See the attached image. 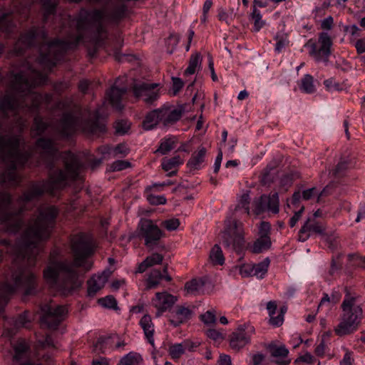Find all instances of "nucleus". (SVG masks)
Listing matches in <instances>:
<instances>
[{
	"label": "nucleus",
	"instance_id": "obj_1",
	"mask_svg": "<svg viewBox=\"0 0 365 365\" xmlns=\"http://www.w3.org/2000/svg\"><path fill=\"white\" fill-rule=\"evenodd\" d=\"M59 209L47 205L38 209V215L29 220L24 231L16 245L6 238H0V261L9 255L14 261L9 279L0 284V314L4 311L10 296L18 290L25 295L34 293L37 284L36 275L31 267L35 266L37 256L41 252V242L49 239L56 225Z\"/></svg>",
	"mask_w": 365,
	"mask_h": 365
},
{
	"label": "nucleus",
	"instance_id": "obj_2",
	"mask_svg": "<svg viewBox=\"0 0 365 365\" xmlns=\"http://www.w3.org/2000/svg\"><path fill=\"white\" fill-rule=\"evenodd\" d=\"M18 161H0V231L15 234L23 225V212L26 204L38 199L44 193L55 195L69 185V161H64L63 168L50 173L48 180L34 181L18 199L19 208H11V195L3 190L4 185L17 186L21 179L17 173Z\"/></svg>",
	"mask_w": 365,
	"mask_h": 365
},
{
	"label": "nucleus",
	"instance_id": "obj_3",
	"mask_svg": "<svg viewBox=\"0 0 365 365\" xmlns=\"http://www.w3.org/2000/svg\"><path fill=\"white\" fill-rule=\"evenodd\" d=\"M71 243L73 261L59 259L61 250L54 247L50 252L48 265L43 270V278L46 283L64 296L71 294L81 286L78 268L90 270L92 262L87 259L94 252L92 237L87 234L79 233L73 236Z\"/></svg>",
	"mask_w": 365,
	"mask_h": 365
},
{
	"label": "nucleus",
	"instance_id": "obj_4",
	"mask_svg": "<svg viewBox=\"0 0 365 365\" xmlns=\"http://www.w3.org/2000/svg\"><path fill=\"white\" fill-rule=\"evenodd\" d=\"M46 81V74L30 66L17 73H11L9 91L0 101V112L7 115L10 111L17 115L20 111L36 112L43 103L50 104L52 93L43 95L33 91L36 86L44 85Z\"/></svg>",
	"mask_w": 365,
	"mask_h": 365
},
{
	"label": "nucleus",
	"instance_id": "obj_5",
	"mask_svg": "<svg viewBox=\"0 0 365 365\" xmlns=\"http://www.w3.org/2000/svg\"><path fill=\"white\" fill-rule=\"evenodd\" d=\"M74 112H65L59 121L58 130L60 134L68 137L76 131L86 134L97 135L106 130V124L101 118L102 107L93 113L88 109H82L75 105Z\"/></svg>",
	"mask_w": 365,
	"mask_h": 365
},
{
	"label": "nucleus",
	"instance_id": "obj_6",
	"mask_svg": "<svg viewBox=\"0 0 365 365\" xmlns=\"http://www.w3.org/2000/svg\"><path fill=\"white\" fill-rule=\"evenodd\" d=\"M345 291L346 294L341 304L339 323L334 328V332L339 336L355 332L363 319V309L358 303V297L351 294L347 288H345Z\"/></svg>",
	"mask_w": 365,
	"mask_h": 365
},
{
	"label": "nucleus",
	"instance_id": "obj_7",
	"mask_svg": "<svg viewBox=\"0 0 365 365\" xmlns=\"http://www.w3.org/2000/svg\"><path fill=\"white\" fill-rule=\"evenodd\" d=\"M222 242L227 250L240 253L245 244L242 224L234 220H226Z\"/></svg>",
	"mask_w": 365,
	"mask_h": 365
},
{
	"label": "nucleus",
	"instance_id": "obj_8",
	"mask_svg": "<svg viewBox=\"0 0 365 365\" xmlns=\"http://www.w3.org/2000/svg\"><path fill=\"white\" fill-rule=\"evenodd\" d=\"M137 236L144 240L146 247L153 250L157 247L164 233L153 220L141 219L138 225Z\"/></svg>",
	"mask_w": 365,
	"mask_h": 365
},
{
	"label": "nucleus",
	"instance_id": "obj_9",
	"mask_svg": "<svg viewBox=\"0 0 365 365\" xmlns=\"http://www.w3.org/2000/svg\"><path fill=\"white\" fill-rule=\"evenodd\" d=\"M14 349V365H53L54 364L50 356H43L41 359H33L31 357L29 345L24 340H19L15 344Z\"/></svg>",
	"mask_w": 365,
	"mask_h": 365
},
{
	"label": "nucleus",
	"instance_id": "obj_10",
	"mask_svg": "<svg viewBox=\"0 0 365 365\" xmlns=\"http://www.w3.org/2000/svg\"><path fill=\"white\" fill-rule=\"evenodd\" d=\"M332 41L327 33L322 32L319 34L318 43L309 39L305 46L309 48V54L317 62L327 63L331 54Z\"/></svg>",
	"mask_w": 365,
	"mask_h": 365
},
{
	"label": "nucleus",
	"instance_id": "obj_11",
	"mask_svg": "<svg viewBox=\"0 0 365 365\" xmlns=\"http://www.w3.org/2000/svg\"><path fill=\"white\" fill-rule=\"evenodd\" d=\"M43 315L41 317V324L49 329H56L65 319L68 309L66 306L46 304L41 307Z\"/></svg>",
	"mask_w": 365,
	"mask_h": 365
},
{
	"label": "nucleus",
	"instance_id": "obj_12",
	"mask_svg": "<svg viewBox=\"0 0 365 365\" xmlns=\"http://www.w3.org/2000/svg\"><path fill=\"white\" fill-rule=\"evenodd\" d=\"M24 141L21 134H0V158L17 157Z\"/></svg>",
	"mask_w": 365,
	"mask_h": 365
},
{
	"label": "nucleus",
	"instance_id": "obj_13",
	"mask_svg": "<svg viewBox=\"0 0 365 365\" xmlns=\"http://www.w3.org/2000/svg\"><path fill=\"white\" fill-rule=\"evenodd\" d=\"M255 329L250 324H243L230 336V346L232 349L240 350L250 342L251 336L255 334Z\"/></svg>",
	"mask_w": 365,
	"mask_h": 365
},
{
	"label": "nucleus",
	"instance_id": "obj_14",
	"mask_svg": "<svg viewBox=\"0 0 365 365\" xmlns=\"http://www.w3.org/2000/svg\"><path fill=\"white\" fill-rule=\"evenodd\" d=\"M253 212L259 215L266 211L277 214L279 211V200L277 192L262 195L253 202Z\"/></svg>",
	"mask_w": 365,
	"mask_h": 365
},
{
	"label": "nucleus",
	"instance_id": "obj_15",
	"mask_svg": "<svg viewBox=\"0 0 365 365\" xmlns=\"http://www.w3.org/2000/svg\"><path fill=\"white\" fill-rule=\"evenodd\" d=\"M158 84L140 83H135L133 87L135 98L142 99L145 103L151 105L159 98Z\"/></svg>",
	"mask_w": 365,
	"mask_h": 365
},
{
	"label": "nucleus",
	"instance_id": "obj_16",
	"mask_svg": "<svg viewBox=\"0 0 365 365\" xmlns=\"http://www.w3.org/2000/svg\"><path fill=\"white\" fill-rule=\"evenodd\" d=\"M325 227L314 217H309L302 226L298 232V240L307 241L313 235H322L324 234Z\"/></svg>",
	"mask_w": 365,
	"mask_h": 365
},
{
	"label": "nucleus",
	"instance_id": "obj_17",
	"mask_svg": "<svg viewBox=\"0 0 365 365\" xmlns=\"http://www.w3.org/2000/svg\"><path fill=\"white\" fill-rule=\"evenodd\" d=\"M34 150L46 157H54L58 150L57 144L53 140L44 137L36 140L34 144Z\"/></svg>",
	"mask_w": 365,
	"mask_h": 365
},
{
	"label": "nucleus",
	"instance_id": "obj_18",
	"mask_svg": "<svg viewBox=\"0 0 365 365\" xmlns=\"http://www.w3.org/2000/svg\"><path fill=\"white\" fill-rule=\"evenodd\" d=\"M178 300V298L167 292H157L153 303L158 309V316L170 309Z\"/></svg>",
	"mask_w": 365,
	"mask_h": 365
},
{
	"label": "nucleus",
	"instance_id": "obj_19",
	"mask_svg": "<svg viewBox=\"0 0 365 365\" xmlns=\"http://www.w3.org/2000/svg\"><path fill=\"white\" fill-rule=\"evenodd\" d=\"M107 280L108 274L106 273V272H103L99 274L93 275L87 282L88 296L90 297H93L97 294V292L104 287Z\"/></svg>",
	"mask_w": 365,
	"mask_h": 365
},
{
	"label": "nucleus",
	"instance_id": "obj_20",
	"mask_svg": "<svg viewBox=\"0 0 365 365\" xmlns=\"http://www.w3.org/2000/svg\"><path fill=\"white\" fill-rule=\"evenodd\" d=\"M126 91V88H118L116 86H112L110 90L107 91V99L113 108L118 110H121L123 108L121 101Z\"/></svg>",
	"mask_w": 365,
	"mask_h": 365
},
{
	"label": "nucleus",
	"instance_id": "obj_21",
	"mask_svg": "<svg viewBox=\"0 0 365 365\" xmlns=\"http://www.w3.org/2000/svg\"><path fill=\"white\" fill-rule=\"evenodd\" d=\"M160 109L161 123L164 125H172L179 120L182 116V110L180 108L163 107Z\"/></svg>",
	"mask_w": 365,
	"mask_h": 365
},
{
	"label": "nucleus",
	"instance_id": "obj_22",
	"mask_svg": "<svg viewBox=\"0 0 365 365\" xmlns=\"http://www.w3.org/2000/svg\"><path fill=\"white\" fill-rule=\"evenodd\" d=\"M192 315V312L188 307L178 306L172 313L170 322L174 327H178L180 324L188 321Z\"/></svg>",
	"mask_w": 365,
	"mask_h": 365
},
{
	"label": "nucleus",
	"instance_id": "obj_23",
	"mask_svg": "<svg viewBox=\"0 0 365 365\" xmlns=\"http://www.w3.org/2000/svg\"><path fill=\"white\" fill-rule=\"evenodd\" d=\"M268 349L273 357L280 358L277 361L279 365H288L291 362V359H288L289 350L285 345H277L274 343L269 344Z\"/></svg>",
	"mask_w": 365,
	"mask_h": 365
},
{
	"label": "nucleus",
	"instance_id": "obj_24",
	"mask_svg": "<svg viewBox=\"0 0 365 365\" xmlns=\"http://www.w3.org/2000/svg\"><path fill=\"white\" fill-rule=\"evenodd\" d=\"M194 347L193 344L188 341H184L182 343H177L170 346L168 353L173 359H180L186 350H192Z\"/></svg>",
	"mask_w": 365,
	"mask_h": 365
},
{
	"label": "nucleus",
	"instance_id": "obj_25",
	"mask_svg": "<svg viewBox=\"0 0 365 365\" xmlns=\"http://www.w3.org/2000/svg\"><path fill=\"white\" fill-rule=\"evenodd\" d=\"M139 324L143 329L145 338L149 344L154 346V324L150 315L145 314L140 320Z\"/></svg>",
	"mask_w": 365,
	"mask_h": 365
},
{
	"label": "nucleus",
	"instance_id": "obj_26",
	"mask_svg": "<svg viewBox=\"0 0 365 365\" xmlns=\"http://www.w3.org/2000/svg\"><path fill=\"white\" fill-rule=\"evenodd\" d=\"M28 314L27 312H24L19 314L16 319H12L14 327L6 328L4 334L8 337H12L16 334V329L26 327V324L29 322Z\"/></svg>",
	"mask_w": 365,
	"mask_h": 365
},
{
	"label": "nucleus",
	"instance_id": "obj_27",
	"mask_svg": "<svg viewBox=\"0 0 365 365\" xmlns=\"http://www.w3.org/2000/svg\"><path fill=\"white\" fill-rule=\"evenodd\" d=\"M160 122H161L160 109H156L150 111L145 115L143 122V126L145 130H152Z\"/></svg>",
	"mask_w": 365,
	"mask_h": 365
},
{
	"label": "nucleus",
	"instance_id": "obj_28",
	"mask_svg": "<svg viewBox=\"0 0 365 365\" xmlns=\"http://www.w3.org/2000/svg\"><path fill=\"white\" fill-rule=\"evenodd\" d=\"M16 25L13 21V14L5 13L0 16V31L11 34L13 32Z\"/></svg>",
	"mask_w": 365,
	"mask_h": 365
},
{
	"label": "nucleus",
	"instance_id": "obj_29",
	"mask_svg": "<svg viewBox=\"0 0 365 365\" xmlns=\"http://www.w3.org/2000/svg\"><path fill=\"white\" fill-rule=\"evenodd\" d=\"M177 138L175 136L165 137L160 140L159 148L156 152L163 155L168 153L176 147Z\"/></svg>",
	"mask_w": 365,
	"mask_h": 365
},
{
	"label": "nucleus",
	"instance_id": "obj_30",
	"mask_svg": "<svg viewBox=\"0 0 365 365\" xmlns=\"http://www.w3.org/2000/svg\"><path fill=\"white\" fill-rule=\"evenodd\" d=\"M271 245L270 237H259L254 242L250 250L252 253L258 254L268 250Z\"/></svg>",
	"mask_w": 365,
	"mask_h": 365
},
{
	"label": "nucleus",
	"instance_id": "obj_31",
	"mask_svg": "<svg viewBox=\"0 0 365 365\" xmlns=\"http://www.w3.org/2000/svg\"><path fill=\"white\" fill-rule=\"evenodd\" d=\"M300 90L305 93H313L316 88L314 84V78L309 74H305L299 84Z\"/></svg>",
	"mask_w": 365,
	"mask_h": 365
},
{
	"label": "nucleus",
	"instance_id": "obj_32",
	"mask_svg": "<svg viewBox=\"0 0 365 365\" xmlns=\"http://www.w3.org/2000/svg\"><path fill=\"white\" fill-rule=\"evenodd\" d=\"M269 262V258H265L263 261L254 264L250 269L252 271V275L256 276L257 278L262 279L267 272Z\"/></svg>",
	"mask_w": 365,
	"mask_h": 365
},
{
	"label": "nucleus",
	"instance_id": "obj_33",
	"mask_svg": "<svg viewBox=\"0 0 365 365\" xmlns=\"http://www.w3.org/2000/svg\"><path fill=\"white\" fill-rule=\"evenodd\" d=\"M143 362L141 355L137 352H129L119 362V365H140Z\"/></svg>",
	"mask_w": 365,
	"mask_h": 365
},
{
	"label": "nucleus",
	"instance_id": "obj_34",
	"mask_svg": "<svg viewBox=\"0 0 365 365\" xmlns=\"http://www.w3.org/2000/svg\"><path fill=\"white\" fill-rule=\"evenodd\" d=\"M201 63V57L199 53H195L191 55L190 60H189V64L187 68L185 69L184 72V75L186 76H190L194 74L197 68L200 67Z\"/></svg>",
	"mask_w": 365,
	"mask_h": 365
},
{
	"label": "nucleus",
	"instance_id": "obj_35",
	"mask_svg": "<svg viewBox=\"0 0 365 365\" xmlns=\"http://www.w3.org/2000/svg\"><path fill=\"white\" fill-rule=\"evenodd\" d=\"M49 124L45 121L41 116L36 115L34 119V123L31 128L33 131L36 132V135H42L48 128Z\"/></svg>",
	"mask_w": 365,
	"mask_h": 365
},
{
	"label": "nucleus",
	"instance_id": "obj_36",
	"mask_svg": "<svg viewBox=\"0 0 365 365\" xmlns=\"http://www.w3.org/2000/svg\"><path fill=\"white\" fill-rule=\"evenodd\" d=\"M210 259L214 264L222 265L225 262V257L222 251L218 245H214L210 253Z\"/></svg>",
	"mask_w": 365,
	"mask_h": 365
},
{
	"label": "nucleus",
	"instance_id": "obj_37",
	"mask_svg": "<svg viewBox=\"0 0 365 365\" xmlns=\"http://www.w3.org/2000/svg\"><path fill=\"white\" fill-rule=\"evenodd\" d=\"M163 275L159 269H153L147 279V287L148 289H154L160 284V281L163 279Z\"/></svg>",
	"mask_w": 365,
	"mask_h": 365
},
{
	"label": "nucleus",
	"instance_id": "obj_38",
	"mask_svg": "<svg viewBox=\"0 0 365 365\" xmlns=\"http://www.w3.org/2000/svg\"><path fill=\"white\" fill-rule=\"evenodd\" d=\"M277 170L274 166L268 165L263 170L261 175V181L264 185H266L274 180Z\"/></svg>",
	"mask_w": 365,
	"mask_h": 365
},
{
	"label": "nucleus",
	"instance_id": "obj_39",
	"mask_svg": "<svg viewBox=\"0 0 365 365\" xmlns=\"http://www.w3.org/2000/svg\"><path fill=\"white\" fill-rule=\"evenodd\" d=\"M182 163L183 161H163L162 168L168 173V176L171 177L177 173L178 167Z\"/></svg>",
	"mask_w": 365,
	"mask_h": 365
},
{
	"label": "nucleus",
	"instance_id": "obj_40",
	"mask_svg": "<svg viewBox=\"0 0 365 365\" xmlns=\"http://www.w3.org/2000/svg\"><path fill=\"white\" fill-rule=\"evenodd\" d=\"M299 177L300 174L297 171L286 173L281 177L280 185L282 187H289L292 185L294 180L298 179Z\"/></svg>",
	"mask_w": 365,
	"mask_h": 365
},
{
	"label": "nucleus",
	"instance_id": "obj_41",
	"mask_svg": "<svg viewBox=\"0 0 365 365\" xmlns=\"http://www.w3.org/2000/svg\"><path fill=\"white\" fill-rule=\"evenodd\" d=\"M204 287V283L202 280L193 279L185 285V289L189 294H196Z\"/></svg>",
	"mask_w": 365,
	"mask_h": 365
},
{
	"label": "nucleus",
	"instance_id": "obj_42",
	"mask_svg": "<svg viewBox=\"0 0 365 365\" xmlns=\"http://www.w3.org/2000/svg\"><path fill=\"white\" fill-rule=\"evenodd\" d=\"M327 90L330 92L341 91L344 89L343 83L336 81L334 78H330L324 81Z\"/></svg>",
	"mask_w": 365,
	"mask_h": 365
},
{
	"label": "nucleus",
	"instance_id": "obj_43",
	"mask_svg": "<svg viewBox=\"0 0 365 365\" xmlns=\"http://www.w3.org/2000/svg\"><path fill=\"white\" fill-rule=\"evenodd\" d=\"M252 19L254 21V31H259L264 25V21L262 20L260 11L257 8H253Z\"/></svg>",
	"mask_w": 365,
	"mask_h": 365
},
{
	"label": "nucleus",
	"instance_id": "obj_44",
	"mask_svg": "<svg viewBox=\"0 0 365 365\" xmlns=\"http://www.w3.org/2000/svg\"><path fill=\"white\" fill-rule=\"evenodd\" d=\"M130 167H131V164L129 161H113L110 165H108L107 171H121Z\"/></svg>",
	"mask_w": 365,
	"mask_h": 365
},
{
	"label": "nucleus",
	"instance_id": "obj_45",
	"mask_svg": "<svg viewBox=\"0 0 365 365\" xmlns=\"http://www.w3.org/2000/svg\"><path fill=\"white\" fill-rule=\"evenodd\" d=\"M304 363L307 365H314L317 364V365H320L319 361H318L313 355L310 353L307 352L303 355L299 356L296 360L295 363Z\"/></svg>",
	"mask_w": 365,
	"mask_h": 365
},
{
	"label": "nucleus",
	"instance_id": "obj_46",
	"mask_svg": "<svg viewBox=\"0 0 365 365\" xmlns=\"http://www.w3.org/2000/svg\"><path fill=\"white\" fill-rule=\"evenodd\" d=\"M98 304L108 309H117V301L113 296H107L106 297L101 298L98 300Z\"/></svg>",
	"mask_w": 365,
	"mask_h": 365
},
{
	"label": "nucleus",
	"instance_id": "obj_47",
	"mask_svg": "<svg viewBox=\"0 0 365 365\" xmlns=\"http://www.w3.org/2000/svg\"><path fill=\"white\" fill-rule=\"evenodd\" d=\"M274 39L276 41L275 51L280 53L288 45L287 37L284 34H277Z\"/></svg>",
	"mask_w": 365,
	"mask_h": 365
},
{
	"label": "nucleus",
	"instance_id": "obj_48",
	"mask_svg": "<svg viewBox=\"0 0 365 365\" xmlns=\"http://www.w3.org/2000/svg\"><path fill=\"white\" fill-rule=\"evenodd\" d=\"M145 193L146 195L147 200L150 205H165L166 203V198L163 195H155L150 193V192Z\"/></svg>",
	"mask_w": 365,
	"mask_h": 365
},
{
	"label": "nucleus",
	"instance_id": "obj_49",
	"mask_svg": "<svg viewBox=\"0 0 365 365\" xmlns=\"http://www.w3.org/2000/svg\"><path fill=\"white\" fill-rule=\"evenodd\" d=\"M201 321L206 325H212L216 323L217 318L215 310H208L200 315Z\"/></svg>",
	"mask_w": 365,
	"mask_h": 365
},
{
	"label": "nucleus",
	"instance_id": "obj_50",
	"mask_svg": "<svg viewBox=\"0 0 365 365\" xmlns=\"http://www.w3.org/2000/svg\"><path fill=\"white\" fill-rule=\"evenodd\" d=\"M115 133L118 135L125 134L130 128V123L127 120H120L115 123Z\"/></svg>",
	"mask_w": 365,
	"mask_h": 365
},
{
	"label": "nucleus",
	"instance_id": "obj_51",
	"mask_svg": "<svg viewBox=\"0 0 365 365\" xmlns=\"http://www.w3.org/2000/svg\"><path fill=\"white\" fill-rule=\"evenodd\" d=\"M250 197L248 192L244 193L240 198L239 204L237 206V207H241L244 208L245 212L249 215L250 214Z\"/></svg>",
	"mask_w": 365,
	"mask_h": 365
},
{
	"label": "nucleus",
	"instance_id": "obj_52",
	"mask_svg": "<svg viewBox=\"0 0 365 365\" xmlns=\"http://www.w3.org/2000/svg\"><path fill=\"white\" fill-rule=\"evenodd\" d=\"M347 168V161H339L336 168L329 172V174L334 177H341L344 170Z\"/></svg>",
	"mask_w": 365,
	"mask_h": 365
},
{
	"label": "nucleus",
	"instance_id": "obj_53",
	"mask_svg": "<svg viewBox=\"0 0 365 365\" xmlns=\"http://www.w3.org/2000/svg\"><path fill=\"white\" fill-rule=\"evenodd\" d=\"M145 262L148 263V266L152 267L155 264H160L163 260V256L159 253H153L151 255L148 256L145 259Z\"/></svg>",
	"mask_w": 365,
	"mask_h": 365
},
{
	"label": "nucleus",
	"instance_id": "obj_54",
	"mask_svg": "<svg viewBox=\"0 0 365 365\" xmlns=\"http://www.w3.org/2000/svg\"><path fill=\"white\" fill-rule=\"evenodd\" d=\"M162 225L169 231L176 230L180 225V221L177 218H172L165 220L162 222Z\"/></svg>",
	"mask_w": 365,
	"mask_h": 365
},
{
	"label": "nucleus",
	"instance_id": "obj_55",
	"mask_svg": "<svg viewBox=\"0 0 365 365\" xmlns=\"http://www.w3.org/2000/svg\"><path fill=\"white\" fill-rule=\"evenodd\" d=\"M271 225L267 222H262L259 227V237H269Z\"/></svg>",
	"mask_w": 365,
	"mask_h": 365
},
{
	"label": "nucleus",
	"instance_id": "obj_56",
	"mask_svg": "<svg viewBox=\"0 0 365 365\" xmlns=\"http://www.w3.org/2000/svg\"><path fill=\"white\" fill-rule=\"evenodd\" d=\"M39 343L43 348H57L53 339L50 335H46L44 339L39 340Z\"/></svg>",
	"mask_w": 365,
	"mask_h": 365
},
{
	"label": "nucleus",
	"instance_id": "obj_57",
	"mask_svg": "<svg viewBox=\"0 0 365 365\" xmlns=\"http://www.w3.org/2000/svg\"><path fill=\"white\" fill-rule=\"evenodd\" d=\"M172 81L173 94L176 95L182 88L184 83L181 78L178 77H173Z\"/></svg>",
	"mask_w": 365,
	"mask_h": 365
},
{
	"label": "nucleus",
	"instance_id": "obj_58",
	"mask_svg": "<svg viewBox=\"0 0 365 365\" xmlns=\"http://www.w3.org/2000/svg\"><path fill=\"white\" fill-rule=\"evenodd\" d=\"M304 210V207L302 206L298 211L294 212V215L290 218L289 222L290 227H294L296 225L297 222L301 218Z\"/></svg>",
	"mask_w": 365,
	"mask_h": 365
},
{
	"label": "nucleus",
	"instance_id": "obj_59",
	"mask_svg": "<svg viewBox=\"0 0 365 365\" xmlns=\"http://www.w3.org/2000/svg\"><path fill=\"white\" fill-rule=\"evenodd\" d=\"M206 334L207 337L215 341L220 340L223 339L222 332L215 329H207Z\"/></svg>",
	"mask_w": 365,
	"mask_h": 365
},
{
	"label": "nucleus",
	"instance_id": "obj_60",
	"mask_svg": "<svg viewBox=\"0 0 365 365\" xmlns=\"http://www.w3.org/2000/svg\"><path fill=\"white\" fill-rule=\"evenodd\" d=\"M171 184L170 181L164 182L163 183H154L152 185L146 187L145 192H151L153 190H155V191H161L163 187Z\"/></svg>",
	"mask_w": 365,
	"mask_h": 365
},
{
	"label": "nucleus",
	"instance_id": "obj_61",
	"mask_svg": "<svg viewBox=\"0 0 365 365\" xmlns=\"http://www.w3.org/2000/svg\"><path fill=\"white\" fill-rule=\"evenodd\" d=\"M269 317V324L273 327H280L284 322V317L279 313L277 316L272 315Z\"/></svg>",
	"mask_w": 365,
	"mask_h": 365
},
{
	"label": "nucleus",
	"instance_id": "obj_62",
	"mask_svg": "<svg viewBox=\"0 0 365 365\" xmlns=\"http://www.w3.org/2000/svg\"><path fill=\"white\" fill-rule=\"evenodd\" d=\"M207 150L203 146H200L192 155V160H202L205 158Z\"/></svg>",
	"mask_w": 365,
	"mask_h": 365
},
{
	"label": "nucleus",
	"instance_id": "obj_63",
	"mask_svg": "<svg viewBox=\"0 0 365 365\" xmlns=\"http://www.w3.org/2000/svg\"><path fill=\"white\" fill-rule=\"evenodd\" d=\"M302 199L304 200H309L312 199L314 195H317V190L316 187H312L307 190H303L302 193Z\"/></svg>",
	"mask_w": 365,
	"mask_h": 365
},
{
	"label": "nucleus",
	"instance_id": "obj_64",
	"mask_svg": "<svg viewBox=\"0 0 365 365\" xmlns=\"http://www.w3.org/2000/svg\"><path fill=\"white\" fill-rule=\"evenodd\" d=\"M326 349L327 345L325 344L324 339H322L319 344L316 346L314 353L317 356L322 357L325 354Z\"/></svg>",
	"mask_w": 365,
	"mask_h": 365
}]
</instances>
